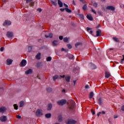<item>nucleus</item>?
Listing matches in <instances>:
<instances>
[{"label": "nucleus", "mask_w": 124, "mask_h": 124, "mask_svg": "<svg viewBox=\"0 0 124 124\" xmlns=\"http://www.w3.org/2000/svg\"><path fill=\"white\" fill-rule=\"evenodd\" d=\"M66 103V100H61L58 102V104L59 105H61V106H62V105H64Z\"/></svg>", "instance_id": "nucleus-4"}, {"label": "nucleus", "mask_w": 124, "mask_h": 124, "mask_svg": "<svg viewBox=\"0 0 124 124\" xmlns=\"http://www.w3.org/2000/svg\"><path fill=\"white\" fill-rule=\"evenodd\" d=\"M11 24V22H10V21L9 20H6L3 24V26H4L5 27H6L7 26H9Z\"/></svg>", "instance_id": "nucleus-5"}, {"label": "nucleus", "mask_w": 124, "mask_h": 124, "mask_svg": "<svg viewBox=\"0 0 124 124\" xmlns=\"http://www.w3.org/2000/svg\"><path fill=\"white\" fill-rule=\"evenodd\" d=\"M65 80L67 82H69L70 81V76L66 77Z\"/></svg>", "instance_id": "nucleus-22"}, {"label": "nucleus", "mask_w": 124, "mask_h": 124, "mask_svg": "<svg viewBox=\"0 0 124 124\" xmlns=\"http://www.w3.org/2000/svg\"><path fill=\"white\" fill-rule=\"evenodd\" d=\"M98 103H99V104H101V98L98 99Z\"/></svg>", "instance_id": "nucleus-42"}, {"label": "nucleus", "mask_w": 124, "mask_h": 124, "mask_svg": "<svg viewBox=\"0 0 124 124\" xmlns=\"http://www.w3.org/2000/svg\"><path fill=\"white\" fill-rule=\"evenodd\" d=\"M51 60H52V58H51V57H48L46 59L47 62H50L51 61Z\"/></svg>", "instance_id": "nucleus-35"}, {"label": "nucleus", "mask_w": 124, "mask_h": 124, "mask_svg": "<svg viewBox=\"0 0 124 124\" xmlns=\"http://www.w3.org/2000/svg\"><path fill=\"white\" fill-rule=\"evenodd\" d=\"M24 104H25V102L23 101H21L20 102V106L19 107H23L24 106Z\"/></svg>", "instance_id": "nucleus-23"}, {"label": "nucleus", "mask_w": 124, "mask_h": 124, "mask_svg": "<svg viewBox=\"0 0 124 124\" xmlns=\"http://www.w3.org/2000/svg\"><path fill=\"white\" fill-rule=\"evenodd\" d=\"M32 0H26V2L29 3V2H31V1Z\"/></svg>", "instance_id": "nucleus-53"}, {"label": "nucleus", "mask_w": 124, "mask_h": 124, "mask_svg": "<svg viewBox=\"0 0 124 124\" xmlns=\"http://www.w3.org/2000/svg\"><path fill=\"white\" fill-rule=\"evenodd\" d=\"M51 3H52V4H53V5H55V6H56V5L57 4V1H51Z\"/></svg>", "instance_id": "nucleus-32"}, {"label": "nucleus", "mask_w": 124, "mask_h": 124, "mask_svg": "<svg viewBox=\"0 0 124 124\" xmlns=\"http://www.w3.org/2000/svg\"><path fill=\"white\" fill-rule=\"evenodd\" d=\"M80 1H81V2H82V3H86V1H85V0H79Z\"/></svg>", "instance_id": "nucleus-49"}, {"label": "nucleus", "mask_w": 124, "mask_h": 124, "mask_svg": "<svg viewBox=\"0 0 124 124\" xmlns=\"http://www.w3.org/2000/svg\"><path fill=\"white\" fill-rule=\"evenodd\" d=\"M59 39L60 40H62V39H63V37L62 36H59Z\"/></svg>", "instance_id": "nucleus-44"}, {"label": "nucleus", "mask_w": 124, "mask_h": 124, "mask_svg": "<svg viewBox=\"0 0 124 124\" xmlns=\"http://www.w3.org/2000/svg\"><path fill=\"white\" fill-rule=\"evenodd\" d=\"M59 78V76L56 75L53 77V80L55 81V80H57Z\"/></svg>", "instance_id": "nucleus-30"}, {"label": "nucleus", "mask_w": 124, "mask_h": 124, "mask_svg": "<svg viewBox=\"0 0 124 124\" xmlns=\"http://www.w3.org/2000/svg\"><path fill=\"white\" fill-rule=\"evenodd\" d=\"M90 66L92 67V68H93V69H95V65L93 64L92 63H90Z\"/></svg>", "instance_id": "nucleus-24"}, {"label": "nucleus", "mask_w": 124, "mask_h": 124, "mask_svg": "<svg viewBox=\"0 0 124 124\" xmlns=\"http://www.w3.org/2000/svg\"><path fill=\"white\" fill-rule=\"evenodd\" d=\"M51 113H48L46 114V117L47 119H48L49 118H51Z\"/></svg>", "instance_id": "nucleus-26"}, {"label": "nucleus", "mask_w": 124, "mask_h": 124, "mask_svg": "<svg viewBox=\"0 0 124 124\" xmlns=\"http://www.w3.org/2000/svg\"><path fill=\"white\" fill-rule=\"evenodd\" d=\"M17 119H21V116L20 115H17L16 116Z\"/></svg>", "instance_id": "nucleus-51"}, {"label": "nucleus", "mask_w": 124, "mask_h": 124, "mask_svg": "<svg viewBox=\"0 0 124 124\" xmlns=\"http://www.w3.org/2000/svg\"><path fill=\"white\" fill-rule=\"evenodd\" d=\"M62 92H63V93H65V90L63 89V90H62Z\"/></svg>", "instance_id": "nucleus-62"}, {"label": "nucleus", "mask_w": 124, "mask_h": 124, "mask_svg": "<svg viewBox=\"0 0 124 124\" xmlns=\"http://www.w3.org/2000/svg\"><path fill=\"white\" fill-rule=\"evenodd\" d=\"M62 51H65V52H67V49H65L64 48H62Z\"/></svg>", "instance_id": "nucleus-47"}, {"label": "nucleus", "mask_w": 124, "mask_h": 124, "mask_svg": "<svg viewBox=\"0 0 124 124\" xmlns=\"http://www.w3.org/2000/svg\"><path fill=\"white\" fill-rule=\"evenodd\" d=\"M113 40L116 41V42H119V39H118L117 37H113Z\"/></svg>", "instance_id": "nucleus-34"}, {"label": "nucleus", "mask_w": 124, "mask_h": 124, "mask_svg": "<svg viewBox=\"0 0 124 124\" xmlns=\"http://www.w3.org/2000/svg\"><path fill=\"white\" fill-rule=\"evenodd\" d=\"M103 114V115H104L105 114V111H102V112H99L97 115L98 116V117H99V116H100V114Z\"/></svg>", "instance_id": "nucleus-25"}, {"label": "nucleus", "mask_w": 124, "mask_h": 124, "mask_svg": "<svg viewBox=\"0 0 124 124\" xmlns=\"http://www.w3.org/2000/svg\"><path fill=\"white\" fill-rule=\"evenodd\" d=\"M108 10H111V11H115V8L113 6H108L107 7Z\"/></svg>", "instance_id": "nucleus-6"}, {"label": "nucleus", "mask_w": 124, "mask_h": 124, "mask_svg": "<svg viewBox=\"0 0 124 124\" xmlns=\"http://www.w3.org/2000/svg\"><path fill=\"white\" fill-rule=\"evenodd\" d=\"M58 44H59V42H58L57 41H54L53 42V46H57V45H58Z\"/></svg>", "instance_id": "nucleus-20"}, {"label": "nucleus", "mask_w": 124, "mask_h": 124, "mask_svg": "<svg viewBox=\"0 0 124 124\" xmlns=\"http://www.w3.org/2000/svg\"><path fill=\"white\" fill-rule=\"evenodd\" d=\"M13 62V60H11V59H7V64H8V65H10V64H11Z\"/></svg>", "instance_id": "nucleus-11"}, {"label": "nucleus", "mask_w": 124, "mask_h": 124, "mask_svg": "<svg viewBox=\"0 0 124 124\" xmlns=\"http://www.w3.org/2000/svg\"><path fill=\"white\" fill-rule=\"evenodd\" d=\"M6 111V108L5 107H1L0 108V113H4Z\"/></svg>", "instance_id": "nucleus-9"}, {"label": "nucleus", "mask_w": 124, "mask_h": 124, "mask_svg": "<svg viewBox=\"0 0 124 124\" xmlns=\"http://www.w3.org/2000/svg\"><path fill=\"white\" fill-rule=\"evenodd\" d=\"M62 116H60L58 117V121L59 122H61V121H62Z\"/></svg>", "instance_id": "nucleus-41"}, {"label": "nucleus", "mask_w": 124, "mask_h": 124, "mask_svg": "<svg viewBox=\"0 0 124 124\" xmlns=\"http://www.w3.org/2000/svg\"><path fill=\"white\" fill-rule=\"evenodd\" d=\"M110 73L108 72H106L105 73V77L106 78H109V77H110Z\"/></svg>", "instance_id": "nucleus-18"}, {"label": "nucleus", "mask_w": 124, "mask_h": 124, "mask_svg": "<svg viewBox=\"0 0 124 124\" xmlns=\"http://www.w3.org/2000/svg\"><path fill=\"white\" fill-rule=\"evenodd\" d=\"M122 111H124V105L122 106Z\"/></svg>", "instance_id": "nucleus-56"}, {"label": "nucleus", "mask_w": 124, "mask_h": 124, "mask_svg": "<svg viewBox=\"0 0 124 124\" xmlns=\"http://www.w3.org/2000/svg\"><path fill=\"white\" fill-rule=\"evenodd\" d=\"M76 123H77V122L75 120H74L73 119H69L66 122V124H76Z\"/></svg>", "instance_id": "nucleus-3"}, {"label": "nucleus", "mask_w": 124, "mask_h": 124, "mask_svg": "<svg viewBox=\"0 0 124 124\" xmlns=\"http://www.w3.org/2000/svg\"><path fill=\"white\" fill-rule=\"evenodd\" d=\"M14 107L15 110H18V105H17V104H14Z\"/></svg>", "instance_id": "nucleus-31"}, {"label": "nucleus", "mask_w": 124, "mask_h": 124, "mask_svg": "<svg viewBox=\"0 0 124 124\" xmlns=\"http://www.w3.org/2000/svg\"><path fill=\"white\" fill-rule=\"evenodd\" d=\"M79 16L81 18V19H84V15H79Z\"/></svg>", "instance_id": "nucleus-43"}, {"label": "nucleus", "mask_w": 124, "mask_h": 124, "mask_svg": "<svg viewBox=\"0 0 124 124\" xmlns=\"http://www.w3.org/2000/svg\"><path fill=\"white\" fill-rule=\"evenodd\" d=\"M7 120V118L6 116H2L0 118V121L1 122H5Z\"/></svg>", "instance_id": "nucleus-8"}, {"label": "nucleus", "mask_w": 124, "mask_h": 124, "mask_svg": "<svg viewBox=\"0 0 124 124\" xmlns=\"http://www.w3.org/2000/svg\"><path fill=\"white\" fill-rule=\"evenodd\" d=\"M25 73L27 75H28V74H31V73H32V70L30 69L29 70L27 71Z\"/></svg>", "instance_id": "nucleus-15"}, {"label": "nucleus", "mask_w": 124, "mask_h": 124, "mask_svg": "<svg viewBox=\"0 0 124 124\" xmlns=\"http://www.w3.org/2000/svg\"><path fill=\"white\" fill-rule=\"evenodd\" d=\"M64 5L66 7H68V5H67L66 4L64 3Z\"/></svg>", "instance_id": "nucleus-60"}, {"label": "nucleus", "mask_w": 124, "mask_h": 124, "mask_svg": "<svg viewBox=\"0 0 124 124\" xmlns=\"http://www.w3.org/2000/svg\"><path fill=\"white\" fill-rule=\"evenodd\" d=\"M4 48H3V47H1L0 49L1 52H2L4 50Z\"/></svg>", "instance_id": "nucleus-52"}, {"label": "nucleus", "mask_w": 124, "mask_h": 124, "mask_svg": "<svg viewBox=\"0 0 124 124\" xmlns=\"http://www.w3.org/2000/svg\"><path fill=\"white\" fill-rule=\"evenodd\" d=\"M73 82H74V86H75V85H76V80H74L73 81Z\"/></svg>", "instance_id": "nucleus-57"}, {"label": "nucleus", "mask_w": 124, "mask_h": 124, "mask_svg": "<svg viewBox=\"0 0 124 124\" xmlns=\"http://www.w3.org/2000/svg\"><path fill=\"white\" fill-rule=\"evenodd\" d=\"M68 40H69V38H64L63 39V41L64 42H68Z\"/></svg>", "instance_id": "nucleus-29"}, {"label": "nucleus", "mask_w": 124, "mask_h": 124, "mask_svg": "<svg viewBox=\"0 0 124 124\" xmlns=\"http://www.w3.org/2000/svg\"><path fill=\"white\" fill-rule=\"evenodd\" d=\"M37 11H39V12H41L42 11V9L39 8L37 9Z\"/></svg>", "instance_id": "nucleus-50"}, {"label": "nucleus", "mask_w": 124, "mask_h": 124, "mask_svg": "<svg viewBox=\"0 0 124 124\" xmlns=\"http://www.w3.org/2000/svg\"><path fill=\"white\" fill-rule=\"evenodd\" d=\"M43 115V112L42 111V109H38L36 112V115L37 117H41Z\"/></svg>", "instance_id": "nucleus-2"}, {"label": "nucleus", "mask_w": 124, "mask_h": 124, "mask_svg": "<svg viewBox=\"0 0 124 124\" xmlns=\"http://www.w3.org/2000/svg\"><path fill=\"white\" fill-rule=\"evenodd\" d=\"M7 36L10 38L13 37V33L11 32H8L7 33Z\"/></svg>", "instance_id": "nucleus-10"}, {"label": "nucleus", "mask_w": 124, "mask_h": 124, "mask_svg": "<svg viewBox=\"0 0 124 124\" xmlns=\"http://www.w3.org/2000/svg\"><path fill=\"white\" fill-rule=\"evenodd\" d=\"M90 34H93V31H90Z\"/></svg>", "instance_id": "nucleus-59"}, {"label": "nucleus", "mask_w": 124, "mask_h": 124, "mask_svg": "<svg viewBox=\"0 0 124 124\" xmlns=\"http://www.w3.org/2000/svg\"><path fill=\"white\" fill-rule=\"evenodd\" d=\"M90 98H93V92H91L90 93Z\"/></svg>", "instance_id": "nucleus-28"}, {"label": "nucleus", "mask_w": 124, "mask_h": 124, "mask_svg": "<svg viewBox=\"0 0 124 124\" xmlns=\"http://www.w3.org/2000/svg\"><path fill=\"white\" fill-rule=\"evenodd\" d=\"M98 13L100 16H102V12L101 11H98Z\"/></svg>", "instance_id": "nucleus-39"}, {"label": "nucleus", "mask_w": 124, "mask_h": 124, "mask_svg": "<svg viewBox=\"0 0 124 124\" xmlns=\"http://www.w3.org/2000/svg\"><path fill=\"white\" fill-rule=\"evenodd\" d=\"M123 59H122L121 60V62H122V63H123V62L124 61V55H123Z\"/></svg>", "instance_id": "nucleus-48"}, {"label": "nucleus", "mask_w": 124, "mask_h": 124, "mask_svg": "<svg viewBox=\"0 0 124 124\" xmlns=\"http://www.w3.org/2000/svg\"><path fill=\"white\" fill-rule=\"evenodd\" d=\"M69 59H74V56L72 54H69Z\"/></svg>", "instance_id": "nucleus-33"}, {"label": "nucleus", "mask_w": 124, "mask_h": 124, "mask_svg": "<svg viewBox=\"0 0 124 124\" xmlns=\"http://www.w3.org/2000/svg\"><path fill=\"white\" fill-rule=\"evenodd\" d=\"M61 78H64L65 77V76L63 75V76H61Z\"/></svg>", "instance_id": "nucleus-58"}, {"label": "nucleus", "mask_w": 124, "mask_h": 124, "mask_svg": "<svg viewBox=\"0 0 124 124\" xmlns=\"http://www.w3.org/2000/svg\"><path fill=\"white\" fill-rule=\"evenodd\" d=\"M87 18L88 19V20H90V21H93V18L92 15H87Z\"/></svg>", "instance_id": "nucleus-12"}, {"label": "nucleus", "mask_w": 124, "mask_h": 124, "mask_svg": "<svg viewBox=\"0 0 124 124\" xmlns=\"http://www.w3.org/2000/svg\"><path fill=\"white\" fill-rule=\"evenodd\" d=\"M96 36H101V30H98L96 31Z\"/></svg>", "instance_id": "nucleus-14"}, {"label": "nucleus", "mask_w": 124, "mask_h": 124, "mask_svg": "<svg viewBox=\"0 0 124 124\" xmlns=\"http://www.w3.org/2000/svg\"><path fill=\"white\" fill-rule=\"evenodd\" d=\"M88 88H89V85H87L85 86L86 89H88Z\"/></svg>", "instance_id": "nucleus-61"}, {"label": "nucleus", "mask_w": 124, "mask_h": 124, "mask_svg": "<svg viewBox=\"0 0 124 124\" xmlns=\"http://www.w3.org/2000/svg\"><path fill=\"white\" fill-rule=\"evenodd\" d=\"M58 3L60 6V7H62L63 4L62 3V2L61 1V0H58Z\"/></svg>", "instance_id": "nucleus-13"}, {"label": "nucleus", "mask_w": 124, "mask_h": 124, "mask_svg": "<svg viewBox=\"0 0 124 124\" xmlns=\"http://www.w3.org/2000/svg\"><path fill=\"white\" fill-rule=\"evenodd\" d=\"M75 101H73V100H71L69 101V108L71 110L74 109V107H75Z\"/></svg>", "instance_id": "nucleus-1"}, {"label": "nucleus", "mask_w": 124, "mask_h": 124, "mask_svg": "<svg viewBox=\"0 0 124 124\" xmlns=\"http://www.w3.org/2000/svg\"><path fill=\"white\" fill-rule=\"evenodd\" d=\"M60 10L62 12H63V11H64V10H65V8H61V9H60Z\"/></svg>", "instance_id": "nucleus-45"}, {"label": "nucleus", "mask_w": 124, "mask_h": 124, "mask_svg": "<svg viewBox=\"0 0 124 124\" xmlns=\"http://www.w3.org/2000/svg\"><path fill=\"white\" fill-rule=\"evenodd\" d=\"M94 114H95V112H93V115H94Z\"/></svg>", "instance_id": "nucleus-63"}, {"label": "nucleus", "mask_w": 124, "mask_h": 124, "mask_svg": "<svg viewBox=\"0 0 124 124\" xmlns=\"http://www.w3.org/2000/svg\"><path fill=\"white\" fill-rule=\"evenodd\" d=\"M52 104H48V106L47 107V110L48 111H50V110H51V109H52Z\"/></svg>", "instance_id": "nucleus-19"}, {"label": "nucleus", "mask_w": 124, "mask_h": 124, "mask_svg": "<svg viewBox=\"0 0 124 124\" xmlns=\"http://www.w3.org/2000/svg\"><path fill=\"white\" fill-rule=\"evenodd\" d=\"M80 45H82V43L78 42L75 44V46L77 47L80 46Z\"/></svg>", "instance_id": "nucleus-27"}, {"label": "nucleus", "mask_w": 124, "mask_h": 124, "mask_svg": "<svg viewBox=\"0 0 124 124\" xmlns=\"http://www.w3.org/2000/svg\"><path fill=\"white\" fill-rule=\"evenodd\" d=\"M27 64V61L26 60H23L20 63L21 66H26Z\"/></svg>", "instance_id": "nucleus-7"}, {"label": "nucleus", "mask_w": 124, "mask_h": 124, "mask_svg": "<svg viewBox=\"0 0 124 124\" xmlns=\"http://www.w3.org/2000/svg\"><path fill=\"white\" fill-rule=\"evenodd\" d=\"M34 4V3L33 2H31L30 4L31 6H33V5Z\"/></svg>", "instance_id": "nucleus-54"}, {"label": "nucleus", "mask_w": 124, "mask_h": 124, "mask_svg": "<svg viewBox=\"0 0 124 124\" xmlns=\"http://www.w3.org/2000/svg\"><path fill=\"white\" fill-rule=\"evenodd\" d=\"M67 46L68 49H71L72 48V46L70 44H68Z\"/></svg>", "instance_id": "nucleus-38"}, {"label": "nucleus", "mask_w": 124, "mask_h": 124, "mask_svg": "<svg viewBox=\"0 0 124 124\" xmlns=\"http://www.w3.org/2000/svg\"><path fill=\"white\" fill-rule=\"evenodd\" d=\"M31 50H32V46H29L28 47V51L29 52H31Z\"/></svg>", "instance_id": "nucleus-37"}, {"label": "nucleus", "mask_w": 124, "mask_h": 124, "mask_svg": "<svg viewBox=\"0 0 124 124\" xmlns=\"http://www.w3.org/2000/svg\"><path fill=\"white\" fill-rule=\"evenodd\" d=\"M87 30L88 31H91V28H90L89 27H87Z\"/></svg>", "instance_id": "nucleus-55"}, {"label": "nucleus", "mask_w": 124, "mask_h": 124, "mask_svg": "<svg viewBox=\"0 0 124 124\" xmlns=\"http://www.w3.org/2000/svg\"><path fill=\"white\" fill-rule=\"evenodd\" d=\"M110 50H113V49H112V48H110Z\"/></svg>", "instance_id": "nucleus-64"}, {"label": "nucleus", "mask_w": 124, "mask_h": 124, "mask_svg": "<svg viewBox=\"0 0 124 124\" xmlns=\"http://www.w3.org/2000/svg\"><path fill=\"white\" fill-rule=\"evenodd\" d=\"M92 5L94 6V7H97V3H92Z\"/></svg>", "instance_id": "nucleus-36"}, {"label": "nucleus", "mask_w": 124, "mask_h": 124, "mask_svg": "<svg viewBox=\"0 0 124 124\" xmlns=\"http://www.w3.org/2000/svg\"><path fill=\"white\" fill-rule=\"evenodd\" d=\"M40 58H41V53H39L36 55V59H37V60H40Z\"/></svg>", "instance_id": "nucleus-16"}, {"label": "nucleus", "mask_w": 124, "mask_h": 124, "mask_svg": "<svg viewBox=\"0 0 124 124\" xmlns=\"http://www.w3.org/2000/svg\"><path fill=\"white\" fill-rule=\"evenodd\" d=\"M45 37H46V38H52V37H53V34L51 33H50L49 34V35H45Z\"/></svg>", "instance_id": "nucleus-17"}, {"label": "nucleus", "mask_w": 124, "mask_h": 124, "mask_svg": "<svg viewBox=\"0 0 124 124\" xmlns=\"http://www.w3.org/2000/svg\"><path fill=\"white\" fill-rule=\"evenodd\" d=\"M65 10L66 12H67L68 13H71L72 11L71 10L68 9V8H65Z\"/></svg>", "instance_id": "nucleus-21"}, {"label": "nucleus", "mask_w": 124, "mask_h": 124, "mask_svg": "<svg viewBox=\"0 0 124 124\" xmlns=\"http://www.w3.org/2000/svg\"><path fill=\"white\" fill-rule=\"evenodd\" d=\"M83 10H86L87 9V5L85 4L83 7Z\"/></svg>", "instance_id": "nucleus-40"}, {"label": "nucleus", "mask_w": 124, "mask_h": 124, "mask_svg": "<svg viewBox=\"0 0 124 124\" xmlns=\"http://www.w3.org/2000/svg\"><path fill=\"white\" fill-rule=\"evenodd\" d=\"M92 12H93V13L96 14V12H95V11L94 10H93V9H92Z\"/></svg>", "instance_id": "nucleus-46"}]
</instances>
